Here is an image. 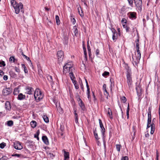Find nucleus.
Listing matches in <instances>:
<instances>
[{"label":"nucleus","instance_id":"obj_1","mask_svg":"<svg viewBox=\"0 0 160 160\" xmlns=\"http://www.w3.org/2000/svg\"><path fill=\"white\" fill-rule=\"evenodd\" d=\"M11 5L14 8L15 12L16 14H18L21 10V11H22V9L23 8V5L21 2L18 3L14 0L11 1Z\"/></svg>","mask_w":160,"mask_h":160},{"label":"nucleus","instance_id":"obj_2","mask_svg":"<svg viewBox=\"0 0 160 160\" xmlns=\"http://www.w3.org/2000/svg\"><path fill=\"white\" fill-rule=\"evenodd\" d=\"M12 92V89L10 88H5L2 90V94L4 96H7Z\"/></svg>","mask_w":160,"mask_h":160},{"label":"nucleus","instance_id":"obj_3","mask_svg":"<svg viewBox=\"0 0 160 160\" xmlns=\"http://www.w3.org/2000/svg\"><path fill=\"white\" fill-rule=\"evenodd\" d=\"M127 78L128 86L130 87L132 83L131 73L127 74Z\"/></svg>","mask_w":160,"mask_h":160},{"label":"nucleus","instance_id":"obj_4","mask_svg":"<svg viewBox=\"0 0 160 160\" xmlns=\"http://www.w3.org/2000/svg\"><path fill=\"white\" fill-rule=\"evenodd\" d=\"M57 55L58 59L60 61H62L64 57V52L62 51H59L57 52Z\"/></svg>","mask_w":160,"mask_h":160},{"label":"nucleus","instance_id":"obj_5","mask_svg":"<svg viewBox=\"0 0 160 160\" xmlns=\"http://www.w3.org/2000/svg\"><path fill=\"white\" fill-rule=\"evenodd\" d=\"M13 146L17 150H21L22 148V146L19 142L14 143Z\"/></svg>","mask_w":160,"mask_h":160},{"label":"nucleus","instance_id":"obj_6","mask_svg":"<svg viewBox=\"0 0 160 160\" xmlns=\"http://www.w3.org/2000/svg\"><path fill=\"white\" fill-rule=\"evenodd\" d=\"M148 120L147 129L150 127V123L151 122V113H148Z\"/></svg>","mask_w":160,"mask_h":160},{"label":"nucleus","instance_id":"obj_7","mask_svg":"<svg viewBox=\"0 0 160 160\" xmlns=\"http://www.w3.org/2000/svg\"><path fill=\"white\" fill-rule=\"evenodd\" d=\"M26 93L28 94H31L32 92L34 90L32 87L28 86L26 88Z\"/></svg>","mask_w":160,"mask_h":160},{"label":"nucleus","instance_id":"obj_8","mask_svg":"<svg viewBox=\"0 0 160 160\" xmlns=\"http://www.w3.org/2000/svg\"><path fill=\"white\" fill-rule=\"evenodd\" d=\"M43 94L42 93L41 94H38L35 97H34V98L38 102L43 98Z\"/></svg>","mask_w":160,"mask_h":160},{"label":"nucleus","instance_id":"obj_9","mask_svg":"<svg viewBox=\"0 0 160 160\" xmlns=\"http://www.w3.org/2000/svg\"><path fill=\"white\" fill-rule=\"evenodd\" d=\"M64 66V67L66 68H69V71H71L72 70V62H68L66 63Z\"/></svg>","mask_w":160,"mask_h":160},{"label":"nucleus","instance_id":"obj_10","mask_svg":"<svg viewBox=\"0 0 160 160\" xmlns=\"http://www.w3.org/2000/svg\"><path fill=\"white\" fill-rule=\"evenodd\" d=\"M136 89L138 95L139 97L141 95V92L142 89L141 88V86L138 85L136 87Z\"/></svg>","mask_w":160,"mask_h":160},{"label":"nucleus","instance_id":"obj_11","mask_svg":"<svg viewBox=\"0 0 160 160\" xmlns=\"http://www.w3.org/2000/svg\"><path fill=\"white\" fill-rule=\"evenodd\" d=\"M136 49L137 53V54L136 57V59L138 60L139 61L141 57V54L140 52L139 48H136Z\"/></svg>","mask_w":160,"mask_h":160},{"label":"nucleus","instance_id":"obj_12","mask_svg":"<svg viewBox=\"0 0 160 160\" xmlns=\"http://www.w3.org/2000/svg\"><path fill=\"white\" fill-rule=\"evenodd\" d=\"M42 139L43 142L46 145L49 144V142L48 140V138L46 136H43L42 137Z\"/></svg>","mask_w":160,"mask_h":160},{"label":"nucleus","instance_id":"obj_13","mask_svg":"<svg viewBox=\"0 0 160 160\" xmlns=\"http://www.w3.org/2000/svg\"><path fill=\"white\" fill-rule=\"evenodd\" d=\"M26 96L24 95H23L22 93H20L19 94L17 97V99L20 100H23L25 98Z\"/></svg>","mask_w":160,"mask_h":160},{"label":"nucleus","instance_id":"obj_14","mask_svg":"<svg viewBox=\"0 0 160 160\" xmlns=\"http://www.w3.org/2000/svg\"><path fill=\"white\" fill-rule=\"evenodd\" d=\"M5 108L8 110H10L11 108V106L10 102L9 101H6L5 103Z\"/></svg>","mask_w":160,"mask_h":160},{"label":"nucleus","instance_id":"obj_15","mask_svg":"<svg viewBox=\"0 0 160 160\" xmlns=\"http://www.w3.org/2000/svg\"><path fill=\"white\" fill-rule=\"evenodd\" d=\"M129 17L132 19H135L136 18V13L134 12H130Z\"/></svg>","mask_w":160,"mask_h":160},{"label":"nucleus","instance_id":"obj_16","mask_svg":"<svg viewBox=\"0 0 160 160\" xmlns=\"http://www.w3.org/2000/svg\"><path fill=\"white\" fill-rule=\"evenodd\" d=\"M112 32L113 33L112 37V39L115 42L117 39V36L115 35V33H116V31L115 29H113L112 30Z\"/></svg>","mask_w":160,"mask_h":160},{"label":"nucleus","instance_id":"obj_17","mask_svg":"<svg viewBox=\"0 0 160 160\" xmlns=\"http://www.w3.org/2000/svg\"><path fill=\"white\" fill-rule=\"evenodd\" d=\"M79 104L80 107L82 109L83 111H85L86 108L84 104L82 101H81L80 102H79Z\"/></svg>","mask_w":160,"mask_h":160},{"label":"nucleus","instance_id":"obj_18","mask_svg":"<svg viewBox=\"0 0 160 160\" xmlns=\"http://www.w3.org/2000/svg\"><path fill=\"white\" fill-rule=\"evenodd\" d=\"M125 68L127 70V74H130L131 73V70L130 68L128 66V65L127 64H125Z\"/></svg>","mask_w":160,"mask_h":160},{"label":"nucleus","instance_id":"obj_19","mask_svg":"<svg viewBox=\"0 0 160 160\" xmlns=\"http://www.w3.org/2000/svg\"><path fill=\"white\" fill-rule=\"evenodd\" d=\"M73 29H74L73 33L74 34V35L77 37L78 35V31L77 29V27L76 26H75L73 27Z\"/></svg>","mask_w":160,"mask_h":160},{"label":"nucleus","instance_id":"obj_20","mask_svg":"<svg viewBox=\"0 0 160 160\" xmlns=\"http://www.w3.org/2000/svg\"><path fill=\"white\" fill-rule=\"evenodd\" d=\"M64 160H68L67 159L69 158V153L68 152H67L64 151Z\"/></svg>","mask_w":160,"mask_h":160},{"label":"nucleus","instance_id":"obj_21","mask_svg":"<svg viewBox=\"0 0 160 160\" xmlns=\"http://www.w3.org/2000/svg\"><path fill=\"white\" fill-rule=\"evenodd\" d=\"M106 131H101V133L102 134V135L103 137V144H104V148L105 149L106 148V142L105 141L104 139V134L105 133Z\"/></svg>","mask_w":160,"mask_h":160},{"label":"nucleus","instance_id":"obj_22","mask_svg":"<svg viewBox=\"0 0 160 160\" xmlns=\"http://www.w3.org/2000/svg\"><path fill=\"white\" fill-rule=\"evenodd\" d=\"M42 93L41 91L39 89H37L35 90L34 94V97H35L36 96H37L38 94H41Z\"/></svg>","mask_w":160,"mask_h":160},{"label":"nucleus","instance_id":"obj_23","mask_svg":"<svg viewBox=\"0 0 160 160\" xmlns=\"http://www.w3.org/2000/svg\"><path fill=\"white\" fill-rule=\"evenodd\" d=\"M30 125L33 128H35L37 125V123L35 121H32L30 122Z\"/></svg>","mask_w":160,"mask_h":160},{"label":"nucleus","instance_id":"obj_24","mask_svg":"<svg viewBox=\"0 0 160 160\" xmlns=\"http://www.w3.org/2000/svg\"><path fill=\"white\" fill-rule=\"evenodd\" d=\"M71 71H69V68H66L64 67V66L63 67V74H65L68 72H70Z\"/></svg>","mask_w":160,"mask_h":160},{"label":"nucleus","instance_id":"obj_25","mask_svg":"<svg viewBox=\"0 0 160 160\" xmlns=\"http://www.w3.org/2000/svg\"><path fill=\"white\" fill-rule=\"evenodd\" d=\"M9 74L11 77L13 78H15L17 77V75L15 72L12 71H11L9 72Z\"/></svg>","mask_w":160,"mask_h":160},{"label":"nucleus","instance_id":"obj_26","mask_svg":"<svg viewBox=\"0 0 160 160\" xmlns=\"http://www.w3.org/2000/svg\"><path fill=\"white\" fill-rule=\"evenodd\" d=\"M69 76L72 81H73L75 79V78L74 76L72 70L71 71V72H69Z\"/></svg>","mask_w":160,"mask_h":160},{"label":"nucleus","instance_id":"obj_27","mask_svg":"<svg viewBox=\"0 0 160 160\" xmlns=\"http://www.w3.org/2000/svg\"><path fill=\"white\" fill-rule=\"evenodd\" d=\"M87 47L88 50V55H89V56L90 57V55H91V48H90V46L89 44L88 41L87 42Z\"/></svg>","mask_w":160,"mask_h":160},{"label":"nucleus","instance_id":"obj_28","mask_svg":"<svg viewBox=\"0 0 160 160\" xmlns=\"http://www.w3.org/2000/svg\"><path fill=\"white\" fill-rule=\"evenodd\" d=\"M123 27L126 29V32H129L130 28L126 24H123Z\"/></svg>","mask_w":160,"mask_h":160},{"label":"nucleus","instance_id":"obj_29","mask_svg":"<svg viewBox=\"0 0 160 160\" xmlns=\"http://www.w3.org/2000/svg\"><path fill=\"white\" fill-rule=\"evenodd\" d=\"M63 42L65 44H68V37L67 36H64L63 38Z\"/></svg>","mask_w":160,"mask_h":160},{"label":"nucleus","instance_id":"obj_30","mask_svg":"<svg viewBox=\"0 0 160 160\" xmlns=\"http://www.w3.org/2000/svg\"><path fill=\"white\" fill-rule=\"evenodd\" d=\"M42 118L45 122L48 123L49 122L48 118L46 115H43L42 116Z\"/></svg>","mask_w":160,"mask_h":160},{"label":"nucleus","instance_id":"obj_31","mask_svg":"<svg viewBox=\"0 0 160 160\" xmlns=\"http://www.w3.org/2000/svg\"><path fill=\"white\" fill-rule=\"evenodd\" d=\"M19 92L20 91L18 88H16L14 90L13 94L14 95H17L19 94Z\"/></svg>","mask_w":160,"mask_h":160},{"label":"nucleus","instance_id":"obj_32","mask_svg":"<svg viewBox=\"0 0 160 160\" xmlns=\"http://www.w3.org/2000/svg\"><path fill=\"white\" fill-rule=\"evenodd\" d=\"M99 123L100 124V126L102 129V130H105V128H104L102 123V121L100 119H99Z\"/></svg>","mask_w":160,"mask_h":160},{"label":"nucleus","instance_id":"obj_33","mask_svg":"<svg viewBox=\"0 0 160 160\" xmlns=\"http://www.w3.org/2000/svg\"><path fill=\"white\" fill-rule=\"evenodd\" d=\"M108 114L109 116V117L110 118H112V113L111 110L110 109V108H108Z\"/></svg>","mask_w":160,"mask_h":160},{"label":"nucleus","instance_id":"obj_34","mask_svg":"<svg viewBox=\"0 0 160 160\" xmlns=\"http://www.w3.org/2000/svg\"><path fill=\"white\" fill-rule=\"evenodd\" d=\"M40 133L39 131H37L36 133L34 135V137L35 138H37L38 140H39V138L38 137V135Z\"/></svg>","mask_w":160,"mask_h":160},{"label":"nucleus","instance_id":"obj_35","mask_svg":"<svg viewBox=\"0 0 160 160\" xmlns=\"http://www.w3.org/2000/svg\"><path fill=\"white\" fill-rule=\"evenodd\" d=\"M55 19L57 24L59 25L60 24V21L59 17L58 15L56 16Z\"/></svg>","mask_w":160,"mask_h":160},{"label":"nucleus","instance_id":"obj_36","mask_svg":"<svg viewBox=\"0 0 160 160\" xmlns=\"http://www.w3.org/2000/svg\"><path fill=\"white\" fill-rule=\"evenodd\" d=\"M135 42L136 43V48H139V39L138 38L136 40Z\"/></svg>","mask_w":160,"mask_h":160},{"label":"nucleus","instance_id":"obj_37","mask_svg":"<svg viewBox=\"0 0 160 160\" xmlns=\"http://www.w3.org/2000/svg\"><path fill=\"white\" fill-rule=\"evenodd\" d=\"M7 124L9 126H12L13 125V122L12 120H10L7 122Z\"/></svg>","mask_w":160,"mask_h":160},{"label":"nucleus","instance_id":"obj_38","mask_svg":"<svg viewBox=\"0 0 160 160\" xmlns=\"http://www.w3.org/2000/svg\"><path fill=\"white\" fill-rule=\"evenodd\" d=\"M129 109H130V108H129V104H128V108H127V112H126L127 115V116L128 118L129 117Z\"/></svg>","mask_w":160,"mask_h":160},{"label":"nucleus","instance_id":"obj_39","mask_svg":"<svg viewBox=\"0 0 160 160\" xmlns=\"http://www.w3.org/2000/svg\"><path fill=\"white\" fill-rule=\"evenodd\" d=\"M150 127H151V130H154L155 129V126L154 123H152L150 124Z\"/></svg>","mask_w":160,"mask_h":160},{"label":"nucleus","instance_id":"obj_40","mask_svg":"<svg viewBox=\"0 0 160 160\" xmlns=\"http://www.w3.org/2000/svg\"><path fill=\"white\" fill-rule=\"evenodd\" d=\"M109 72L107 71H105L102 74V76L103 77L109 76Z\"/></svg>","mask_w":160,"mask_h":160},{"label":"nucleus","instance_id":"obj_41","mask_svg":"<svg viewBox=\"0 0 160 160\" xmlns=\"http://www.w3.org/2000/svg\"><path fill=\"white\" fill-rule=\"evenodd\" d=\"M15 60H16L14 57H11L9 58V61L10 62H12V61L13 62H14Z\"/></svg>","mask_w":160,"mask_h":160},{"label":"nucleus","instance_id":"obj_42","mask_svg":"<svg viewBox=\"0 0 160 160\" xmlns=\"http://www.w3.org/2000/svg\"><path fill=\"white\" fill-rule=\"evenodd\" d=\"M5 62L3 61H0V67H4L5 66Z\"/></svg>","mask_w":160,"mask_h":160},{"label":"nucleus","instance_id":"obj_43","mask_svg":"<svg viewBox=\"0 0 160 160\" xmlns=\"http://www.w3.org/2000/svg\"><path fill=\"white\" fill-rule=\"evenodd\" d=\"M6 145V143L4 142H2L0 144V148H3Z\"/></svg>","mask_w":160,"mask_h":160},{"label":"nucleus","instance_id":"obj_44","mask_svg":"<svg viewBox=\"0 0 160 160\" xmlns=\"http://www.w3.org/2000/svg\"><path fill=\"white\" fill-rule=\"evenodd\" d=\"M121 145L120 144L116 145V148L117 151L118 152L120 151Z\"/></svg>","mask_w":160,"mask_h":160},{"label":"nucleus","instance_id":"obj_45","mask_svg":"<svg viewBox=\"0 0 160 160\" xmlns=\"http://www.w3.org/2000/svg\"><path fill=\"white\" fill-rule=\"evenodd\" d=\"M57 109L59 111V113H62L63 112L62 109L60 107V106L58 107H57Z\"/></svg>","mask_w":160,"mask_h":160},{"label":"nucleus","instance_id":"obj_46","mask_svg":"<svg viewBox=\"0 0 160 160\" xmlns=\"http://www.w3.org/2000/svg\"><path fill=\"white\" fill-rule=\"evenodd\" d=\"M122 23V24H126L127 22V21L126 19L125 18H123L121 21Z\"/></svg>","mask_w":160,"mask_h":160},{"label":"nucleus","instance_id":"obj_47","mask_svg":"<svg viewBox=\"0 0 160 160\" xmlns=\"http://www.w3.org/2000/svg\"><path fill=\"white\" fill-rule=\"evenodd\" d=\"M60 132H57L58 136H62L63 135V133L62 132V131H60Z\"/></svg>","mask_w":160,"mask_h":160},{"label":"nucleus","instance_id":"obj_48","mask_svg":"<svg viewBox=\"0 0 160 160\" xmlns=\"http://www.w3.org/2000/svg\"><path fill=\"white\" fill-rule=\"evenodd\" d=\"M121 99L122 101L124 103L126 102L127 100L126 98L124 96H123L121 98Z\"/></svg>","mask_w":160,"mask_h":160},{"label":"nucleus","instance_id":"obj_49","mask_svg":"<svg viewBox=\"0 0 160 160\" xmlns=\"http://www.w3.org/2000/svg\"><path fill=\"white\" fill-rule=\"evenodd\" d=\"M96 131H94V136L95 137V138L96 139L98 140V139H99V138L98 137L97 133L96 132Z\"/></svg>","mask_w":160,"mask_h":160},{"label":"nucleus","instance_id":"obj_50","mask_svg":"<svg viewBox=\"0 0 160 160\" xmlns=\"http://www.w3.org/2000/svg\"><path fill=\"white\" fill-rule=\"evenodd\" d=\"M129 5L131 6H133V0H128Z\"/></svg>","mask_w":160,"mask_h":160},{"label":"nucleus","instance_id":"obj_51","mask_svg":"<svg viewBox=\"0 0 160 160\" xmlns=\"http://www.w3.org/2000/svg\"><path fill=\"white\" fill-rule=\"evenodd\" d=\"M22 55L24 57L26 58V59L28 61H30L29 57H28L26 55H25L22 52Z\"/></svg>","mask_w":160,"mask_h":160},{"label":"nucleus","instance_id":"obj_52","mask_svg":"<svg viewBox=\"0 0 160 160\" xmlns=\"http://www.w3.org/2000/svg\"><path fill=\"white\" fill-rule=\"evenodd\" d=\"M12 156L13 157H20V156H21V154H12Z\"/></svg>","mask_w":160,"mask_h":160},{"label":"nucleus","instance_id":"obj_53","mask_svg":"<svg viewBox=\"0 0 160 160\" xmlns=\"http://www.w3.org/2000/svg\"><path fill=\"white\" fill-rule=\"evenodd\" d=\"M48 80L50 82L52 81V77L51 76H48L47 77Z\"/></svg>","mask_w":160,"mask_h":160},{"label":"nucleus","instance_id":"obj_54","mask_svg":"<svg viewBox=\"0 0 160 160\" xmlns=\"http://www.w3.org/2000/svg\"><path fill=\"white\" fill-rule=\"evenodd\" d=\"M121 160H128V158L127 156L123 157L121 158Z\"/></svg>","mask_w":160,"mask_h":160},{"label":"nucleus","instance_id":"obj_55","mask_svg":"<svg viewBox=\"0 0 160 160\" xmlns=\"http://www.w3.org/2000/svg\"><path fill=\"white\" fill-rule=\"evenodd\" d=\"M7 159V157L6 156H3L1 158H0V160H6Z\"/></svg>","mask_w":160,"mask_h":160},{"label":"nucleus","instance_id":"obj_56","mask_svg":"<svg viewBox=\"0 0 160 160\" xmlns=\"http://www.w3.org/2000/svg\"><path fill=\"white\" fill-rule=\"evenodd\" d=\"M152 109V107L151 106L149 107L148 109V113H151V111Z\"/></svg>","mask_w":160,"mask_h":160},{"label":"nucleus","instance_id":"obj_57","mask_svg":"<svg viewBox=\"0 0 160 160\" xmlns=\"http://www.w3.org/2000/svg\"><path fill=\"white\" fill-rule=\"evenodd\" d=\"M14 69L15 71L18 73L19 72H20V69L17 67H15Z\"/></svg>","mask_w":160,"mask_h":160},{"label":"nucleus","instance_id":"obj_58","mask_svg":"<svg viewBox=\"0 0 160 160\" xmlns=\"http://www.w3.org/2000/svg\"><path fill=\"white\" fill-rule=\"evenodd\" d=\"M104 95L105 96H106V98L107 99H108V96L109 95L108 92H104Z\"/></svg>","mask_w":160,"mask_h":160},{"label":"nucleus","instance_id":"obj_59","mask_svg":"<svg viewBox=\"0 0 160 160\" xmlns=\"http://www.w3.org/2000/svg\"><path fill=\"white\" fill-rule=\"evenodd\" d=\"M71 22L73 24H74L76 22L75 19L74 18L71 19Z\"/></svg>","mask_w":160,"mask_h":160},{"label":"nucleus","instance_id":"obj_60","mask_svg":"<svg viewBox=\"0 0 160 160\" xmlns=\"http://www.w3.org/2000/svg\"><path fill=\"white\" fill-rule=\"evenodd\" d=\"M49 155L50 157L52 158H53L55 156V155H54L53 154L51 153H49Z\"/></svg>","mask_w":160,"mask_h":160},{"label":"nucleus","instance_id":"obj_61","mask_svg":"<svg viewBox=\"0 0 160 160\" xmlns=\"http://www.w3.org/2000/svg\"><path fill=\"white\" fill-rule=\"evenodd\" d=\"M99 53V50L98 49H97V50L96 51V55L97 56H98Z\"/></svg>","mask_w":160,"mask_h":160},{"label":"nucleus","instance_id":"obj_62","mask_svg":"<svg viewBox=\"0 0 160 160\" xmlns=\"http://www.w3.org/2000/svg\"><path fill=\"white\" fill-rule=\"evenodd\" d=\"M3 79L4 80L6 81L8 79V77L6 75H4L3 76Z\"/></svg>","mask_w":160,"mask_h":160},{"label":"nucleus","instance_id":"obj_63","mask_svg":"<svg viewBox=\"0 0 160 160\" xmlns=\"http://www.w3.org/2000/svg\"><path fill=\"white\" fill-rule=\"evenodd\" d=\"M84 54L85 56V58L86 60H87V52H84Z\"/></svg>","mask_w":160,"mask_h":160},{"label":"nucleus","instance_id":"obj_64","mask_svg":"<svg viewBox=\"0 0 160 160\" xmlns=\"http://www.w3.org/2000/svg\"><path fill=\"white\" fill-rule=\"evenodd\" d=\"M4 74V73L2 71L0 70V75L1 76H2Z\"/></svg>","mask_w":160,"mask_h":160}]
</instances>
